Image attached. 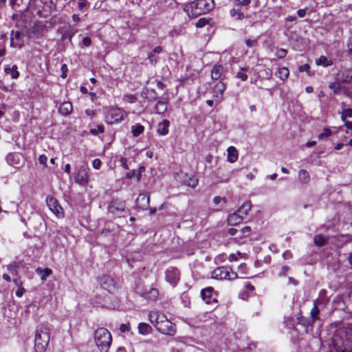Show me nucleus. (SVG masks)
I'll use <instances>...</instances> for the list:
<instances>
[{"label": "nucleus", "instance_id": "nucleus-14", "mask_svg": "<svg viewBox=\"0 0 352 352\" xmlns=\"http://www.w3.org/2000/svg\"><path fill=\"white\" fill-rule=\"evenodd\" d=\"M149 197L144 193L140 194L136 199L137 206L142 209L147 210L149 207Z\"/></svg>", "mask_w": 352, "mask_h": 352}, {"label": "nucleus", "instance_id": "nucleus-46", "mask_svg": "<svg viewBox=\"0 0 352 352\" xmlns=\"http://www.w3.org/2000/svg\"><path fill=\"white\" fill-rule=\"evenodd\" d=\"M245 69L241 68L240 71L236 74V78L245 81L248 78V75L244 72Z\"/></svg>", "mask_w": 352, "mask_h": 352}, {"label": "nucleus", "instance_id": "nucleus-16", "mask_svg": "<svg viewBox=\"0 0 352 352\" xmlns=\"http://www.w3.org/2000/svg\"><path fill=\"white\" fill-rule=\"evenodd\" d=\"M319 313L320 310L316 305V301L314 302V307L311 309L310 315L311 319L309 320L305 325L311 326L317 320H319Z\"/></svg>", "mask_w": 352, "mask_h": 352}, {"label": "nucleus", "instance_id": "nucleus-45", "mask_svg": "<svg viewBox=\"0 0 352 352\" xmlns=\"http://www.w3.org/2000/svg\"><path fill=\"white\" fill-rule=\"evenodd\" d=\"M332 134L329 129L325 128L323 131L318 135L319 140H322L324 138H328Z\"/></svg>", "mask_w": 352, "mask_h": 352}, {"label": "nucleus", "instance_id": "nucleus-33", "mask_svg": "<svg viewBox=\"0 0 352 352\" xmlns=\"http://www.w3.org/2000/svg\"><path fill=\"white\" fill-rule=\"evenodd\" d=\"M151 330V327L145 322H141L138 325V331L142 335H147Z\"/></svg>", "mask_w": 352, "mask_h": 352}, {"label": "nucleus", "instance_id": "nucleus-52", "mask_svg": "<svg viewBox=\"0 0 352 352\" xmlns=\"http://www.w3.org/2000/svg\"><path fill=\"white\" fill-rule=\"evenodd\" d=\"M88 2L87 0H82L78 2V8L80 10L83 11L87 6Z\"/></svg>", "mask_w": 352, "mask_h": 352}, {"label": "nucleus", "instance_id": "nucleus-8", "mask_svg": "<svg viewBox=\"0 0 352 352\" xmlns=\"http://www.w3.org/2000/svg\"><path fill=\"white\" fill-rule=\"evenodd\" d=\"M157 329L163 334L173 336L175 333V324L169 320L166 316H164L158 324Z\"/></svg>", "mask_w": 352, "mask_h": 352}, {"label": "nucleus", "instance_id": "nucleus-25", "mask_svg": "<svg viewBox=\"0 0 352 352\" xmlns=\"http://www.w3.org/2000/svg\"><path fill=\"white\" fill-rule=\"evenodd\" d=\"M238 160V152L234 146L228 148V161L234 163Z\"/></svg>", "mask_w": 352, "mask_h": 352}, {"label": "nucleus", "instance_id": "nucleus-38", "mask_svg": "<svg viewBox=\"0 0 352 352\" xmlns=\"http://www.w3.org/2000/svg\"><path fill=\"white\" fill-rule=\"evenodd\" d=\"M342 81L344 82H349L352 80V70L346 69L344 70L342 74Z\"/></svg>", "mask_w": 352, "mask_h": 352}, {"label": "nucleus", "instance_id": "nucleus-26", "mask_svg": "<svg viewBox=\"0 0 352 352\" xmlns=\"http://www.w3.org/2000/svg\"><path fill=\"white\" fill-rule=\"evenodd\" d=\"M4 72L7 74H10L12 79H16L19 76V72H18V67L14 65L12 67H6Z\"/></svg>", "mask_w": 352, "mask_h": 352}, {"label": "nucleus", "instance_id": "nucleus-59", "mask_svg": "<svg viewBox=\"0 0 352 352\" xmlns=\"http://www.w3.org/2000/svg\"><path fill=\"white\" fill-rule=\"evenodd\" d=\"M347 48L349 56L352 58V37L349 38L347 42Z\"/></svg>", "mask_w": 352, "mask_h": 352}, {"label": "nucleus", "instance_id": "nucleus-42", "mask_svg": "<svg viewBox=\"0 0 352 352\" xmlns=\"http://www.w3.org/2000/svg\"><path fill=\"white\" fill-rule=\"evenodd\" d=\"M104 126L102 125H98L96 128L91 129L89 133L91 135H97L98 134L102 133L104 132Z\"/></svg>", "mask_w": 352, "mask_h": 352}, {"label": "nucleus", "instance_id": "nucleus-19", "mask_svg": "<svg viewBox=\"0 0 352 352\" xmlns=\"http://www.w3.org/2000/svg\"><path fill=\"white\" fill-rule=\"evenodd\" d=\"M241 215V214H240L236 211L232 214H230L227 219L228 225L236 226L240 223L243 220V218Z\"/></svg>", "mask_w": 352, "mask_h": 352}, {"label": "nucleus", "instance_id": "nucleus-36", "mask_svg": "<svg viewBox=\"0 0 352 352\" xmlns=\"http://www.w3.org/2000/svg\"><path fill=\"white\" fill-rule=\"evenodd\" d=\"M230 14L232 17L238 20H241L245 18V14L240 9H232L230 11Z\"/></svg>", "mask_w": 352, "mask_h": 352}, {"label": "nucleus", "instance_id": "nucleus-23", "mask_svg": "<svg viewBox=\"0 0 352 352\" xmlns=\"http://www.w3.org/2000/svg\"><path fill=\"white\" fill-rule=\"evenodd\" d=\"M226 89V84L222 82H218L213 88L214 95L216 97H221Z\"/></svg>", "mask_w": 352, "mask_h": 352}, {"label": "nucleus", "instance_id": "nucleus-57", "mask_svg": "<svg viewBox=\"0 0 352 352\" xmlns=\"http://www.w3.org/2000/svg\"><path fill=\"white\" fill-rule=\"evenodd\" d=\"M38 160L41 164L46 166L47 157L45 155H39Z\"/></svg>", "mask_w": 352, "mask_h": 352}, {"label": "nucleus", "instance_id": "nucleus-61", "mask_svg": "<svg viewBox=\"0 0 352 352\" xmlns=\"http://www.w3.org/2000/svg\"><path fill=\"white\" fill-rule=\"evenodd\" d=\"M62 74L61 77L65 78L67 77V67L66 64H63L61 66Z\"/></svg>", "mask_w": 352, "mask_h": 352}, {"label": "nucleus", "instance_id": "nucleus-41", "mask_svg": "<svg viewBox=\"0 0 352 352\" xmlns=\"http://www.w3.org/2000/svg\"><path fill=\"white\" fill-rule=\"evenodd\" d=\"M123 100L128 103H134L137 101V97L134 94H126L123 96Z\"/></svg>", "mask_w": 352, "mask_h": 352}, {"label": "nucleus", "instance_id": "nucleus-31", "mask_svg": "<svg viewBox=\"0 0 352 352\" xmlns=\"http://www.w3.org/2000/svg\"><path fill=\"white\" fill-rule=\"evenodd\" d=\"M316 63L317 65H321L324 67L331 66L333 64L332 61L329 60L325 56H320L316 60Z\"/></svg>", "mask_w": 352, "mask_h": 352}, {"label": "nucleus", "instance_id": "nucleus-54", "mask_svg": "<svg viewBox=\"0 0 352 352\" xmlns=\"http://www.w3.org/2000/svg\"><path fill=\"white\" fill-rule=\"evenodd\" d=\"M120 162L123 168L126 170L129 169V166L127 165V159L126 157H122L120 160Z\"/></svg>", "mask_w": 352, "mask_h": 352}, {"label": "nucleus", "instance_id": "nucleus-34", "mask_svg": "<svg viewBox=\"0 0 352 352\" xmlns=\"http://www.w3.org/2000/svg\"><path fill=\"white\" fill-rule=\"evenodd\" d=\"M21 37V33L19 31H14L11 32L10 34V46L15 47L18 46V44L15 43L14 39L19 40Z\"/></svg>", "mask_w": 352, "mask_h": 352}, {"label": "nucleus", "instance_id": "nucleus-44", "mask_svg": "<svg viewBox=\"0 0 352 352\" xmlns=\"http://www.w3.org/2000/svg\"><path fill=\"white\" fill-rule=\"evenodd\" d=\"M37 272L40 273L41 279L44 280L52 273V270L49 268H45L43 270L38 269Z\"/></svg>", "mask_w": 352, "mask_h": 352}, {"label": "nucleus", "instance_id": "nucleus-53", "mask_svg": "<svg viewBox=\"0 0 352 352\" xmlns=\"http://www.w3.org/2000/svg\"><path fill=\"white\" fill-rule=\"evenodd\" d=\"M188 27V23H184L181 25L179 30H177V35L178 34H184L186 32V29Z\"/></svg>", "mask_w": 352, "mask_h": 352}, {"label": "nucleus", "instance_id": "nucleus-2", "mask_svg": "<svg viewBox=\"0 0 352 352\" xmlns=\"http://www.w3.org/2000/svg\"><path fill=\"white\" fill-rule=\"evenodd\" d=\"M332 342L337 352H352V333L339 329L334 333Z\"/></svg>", "mask_w": 352, "mask_h": 352}, {"label": "nucleus", "instance_id": "nucleus-47", "mask_svg": "<svg viewBox=\"0 0 352 352\" xmlns=\"http://www.w3.org/2000/svg\"><path fill=\"white\" fill-rule=\"evenodd\" d=\"M329 87L333 90L334 94H338L341 91V87L340 85H337L336 82L330 83Z\"/></svg>", "mask_w": 352, "mask_h": 352}, {"label": "nucleus", "instance_id": "nucleus-3", "mask_svg": "<svg viewBox=\"0 0 352 352\" xmlns=\"http://www.w3.org/2000/svg\"><path fill=\"white\" fill-rule=\"evenodd\" d=\"M50 341V328L46 324L38 326L35 332L34 348L36 352H44Z\"/></svg>", "mask_w": 352, "mask_h": 352}, {"label": "nucleus", "instance_id": "nucleus-40", "mask_svg": "<svg viewBox=\"0 0 352 352\" xmlns=\"http://www.w3.org/2000/svg\"><path fill=\"white\" fill-rule=\"evenodd\" d=\"M181 303L184 307H188L190 304V297L188 294L183 293L180 296Z\"/></svg>", "mask_w": 352, "mask_h": 352}, {"label": "nucleus", "instance_id": "nucleus-12", "mask_svg": "<svg viewBox=\"0 0 352 352\" xmlns=\"http://www.w3.org/2000/svg\"><path fill=\"white\" fill-rule=\"evenodd\" d=\"M88 170L87 165L80 166L75 178L76 182L81 185L86 184L88 182Z\"/></svg>", "mask_w": 352, "mask_h": 352}, {"label": "nucleus", "instance_id": "nucleus-43", "mask_svg": "<svg viewBox=\"0 0 352 352\" xmlns=\"http://www.w3.org/2000/svg\"><path fill=\"white\" fill-rule=\"evenodd\" d=\"M239 237H246L248 236H249L250 232H251V228L250 226H245L244 228H243L241 230H239Z\"/></svg>", "mask_w": 352, "mask_h": 352}, {"label": "nucleus", "instance_id": "nucleus-1", "mask_svg": "<svg viewBox=\"0 0 352 352\" xmlns=\"http://www.w3.org/2000/svg\"><path fill=\"white\" fill-rule=\"evenodd\" d=\"M214 7L213 0H196L184 8V12L188 17H197L212 10Z\"/></svg>", "mask_w": 352, "mask_h": 352}, {"label": "nucleus", "instance_id": "nucleus-7", "mask_svg": "<svg viewBox=\"0 0 352 352\" xmlns=\"http://www.w3.org/2000/svg\"><path fill=\"white\" fill-rule=\"evenodd\" d=\"M125 201L120 199H113L108 206V212L113 216L120 217L125 212Z\"/></svg>", "mask_w": 352, "mask_h": 352}, {"label": "nucleus", "instance_id": "nucleus-49", "mask_svg": "<svg viewBox=\"0 0 352 352\" xmlns=\"http://www.w3.org/2000/svg\"><path fill=\"white\" fill-rule=\"evenodd\" d=\"M250 0H235L234 4L235 6L238 7L243 6H248L250 3Z\"/></svg>", "mask_w": 352, "mask_h": 352}, {"label": "nucleus", "instance_id": "nucleus-58", "mask_svg": "<svg viewBox=\"0 0 352 352\" xmlns=\"http://www.w3.org/2000/svg\"><path fill=\"white\" fill-rule=\"evenodd\" d=\"M287 51L284 49H280L277 52V56L279 58H283L286 56Z\"/></svg>", "mask_w": 352, "mask_h": 352}, {"label": "nucleus", "instance_id": "nucleus-50", "mask_svg": "<svg viewBox=\"0 0 352 352\" xmlns=\"http://www.w3.org/2000/svg\"><path fill=\"white\" fill-rule=\"evenodd\" d=\"M245 42L246 45L249 47H254L257 44L256 39L246 38Z\"/></svg>", "mask_w": 352, "mask_h": 352}, {"label": "nucleus", "instance_id": "nucleus-37", "mask_svg": "<svg viewBox=\"0 0 352 352\" xmlns=\"http://www.w3.org/2000/svg\"><path fill=\"white\" fill-rule=\"evenodd\" d=\"M289 74V69L287 67H280L278 69L276 76L282 80H285Z\"/></svg>", "mask_w": 352, "mask_h": 352}, {"label": "nucleus", "instance_id": "nucleus-10", "mask_svg": "<svg viewBox=\"0 0 352 352\" xmlns=\"http://www.w3.org/2000/svg\"><path fill=\"white\" fill-rule=\"evenodd\" d=\"M135 292L148 300L155 301L159 296V292L155 288H150L148 290H144L140 286H137Z\"/></svg>", "mask_w": 352, "mask_h": 352}, {"label": "nucleus", "instance_id": "nucleus-29", "mask_svg": "<svg viewBox=\"0 0 352 352\" xmlns=\"http://www.w3.org/2000/svg\"><path fill=\"white\" fill-rule=\"evenodd\" d=\"M298 179L303 184H307L310 179L309 173L304 169L300 170L298 172Z\"/></svg>", "mask_w": 352, "mask_h": 352}, {"label": "nucleus", "instance_id": "nucleus-22", "mask_svg": "<svg viewBox=\"0 0 352 352\" xmlns=\"http://www.w3.org/2000/svg\"><path fill=\"white\" fill-rule=\"evenodd\" d=\"M169 121L164 120L157 125V132L159 135H166L168 133Z\"/></svg>", "mask_w": 352, "mask_h": 352}, {"label": "nucleus", "instance_id": "nucleus-20", "mask_svg": "<svg viewBox=\"0 0 352 352\" xmlns=\"http://www.w3.org/2000/svg\"><path fill=\"white\" fill-rule=\"evenodd\" d=\"M72 111V104L70 102H64L60 104L58 111L65 116H69Z\"/></svg>", "mask_w": 352, "mask_h": 352}, {"label": "nucleus", "instance_id": "nucleus-24", "mask_svg": "<svg viewBox=\"0 0 352 352\" xmlns=\"http://www.w3.org/2000/svg\"><path fill=\"white\" fill-rule=\"evenodd\" d=\"M223 72V67L221 65H214L211 70V78L212 80H218Z\"/></svg>", "mask_w": 352, "mask_h": 352}, {"label": "nucleus", "instance_id": "nucleus-28", "mask_svg": "<svg viewBox=\"0 0 352 352\" xmlns=\"http://www.w3.org/2000/svg\"><path fill=\"white\" fill-rule=\"evenodd\" d=\"M251 208V204L250 201L244 202L243 204L237 210V212H239L241 216L244 219V217L248 214L249 210Z\"/></svg>", "mask_w": 352, "mask_h": 352}, {"label": "nucleus", "instance_id": "nucleus-15", "mask_svg": "<svg viewBox=\"0 0 352 352\" xmlns=\"http://www.w3.org/2000/svg\"><path fill=\"white\" fill-rule=\"evenodd\" d=\"M6 161L10 166L19 168L20 166V155L16 153H8L6 156Z\"/></svg>", "mask_w": 352, "mask_h": 352}, {"label": "nucleus", "instance_id": "nucleus-62", "mask_svg": "<svg viewBox=\"0 0 352 352\" xmlns=\"http://www.w3.org/2000/svg\"><path fill=\"white\" fill-rule=\"evenodd\" d=\"M221 201H223L224 203L226 202V198L222 199L221 197L219 196H216L213 199V202L216 205L219 204Z\"/></svg>", "mask_w": 352, "mask_h": 352}, {"label": "nucleus", "instance_id": "nucleus-51", "mask_svg": "<svg viewBox=\"0 0 352 352\" xmlns=\"http://www.w3.org/2000/svg\"><path fill=\"white\" fill-rule=\"evenodd\" d=\"M91 43V40L90 37L85 36L82 38L80 46L89 47Z\"/></svg>", "mask_w": 352, "mask_h": 352}, {"label": "nucleus", "instance_id": "nucleus-9", "mask_svg": "<svg viewBox=\"0 0 352 352\" xmlns=\"http://www.w3.org/2000/svg\"><path fill=\"white\" fill-rule=\"evenodd\" d=\"M201 295L203 300L206 304L212 305L214 307L217 306V294L212 287L203 289L201 291Z\"/></svg>", "mask_w": 352, "mask_h": 352}, {"label": "nucleus", "instance_id": "nucleus-5", "mask_svg": "<svg viewBox=\"0 0 352 352\" xmlns=\"http://www.w3.org/2000/svg\"><path fill=\"white\" fill-rule=\"evenodd\" d=\"M127 116V113L124 109L119 107H112L109 109L105 116V121L108 124L120 123Z\"/></svg>", "mask_w": 352, "mask_h": 352}, {"label": "nucleus", "instance_id": "nucleus-4", "mask_svg": "<svg viewBox=\"0 0 352 352\" xmlns=\"http://www.w3.org/2000/svg\"><path fill=\"white\" fill-rule=\"evenodd\" d=\"M94 341L100 352H108L112 342L111 333L105 328H98L94 333Z\"/></svg>", "mask_w": 352, "mask_h": 352}, {"label": "nucleus", "instance_id": "nucleus-13", "mask_svg": "<svg viewBox=\"0 0 352 352\" xmlns=\"http://www.w3.org/2000/svg\"><path fill=\"white\" fill-rule=\"evenodd\" d=\"M100 282L101 287L109 292L113 293L116 289V283L114 280L109 276H103L100 278Z\"/></svg>", "mask_w": 352, "mask_h": 352}, {"label": "nucleus", "instance_id": "nucleus-60", "mask_svg": "<svg viewBox=\"0 0 352 352\" xmlns=\"http://www.w3.org/2000/svg\"><path fill=\"white\" fill-rule=\"evenodd\" d=\"M129 324H122L120 327V330L121 332H128L129 331Z\"/></svg>", "mask_w": 352, "mask_h": 352}, {"label": "nucleus", "instance_id": "nucleus-35", "mask_svg": "<svg viewBox=\"0 0 352 352\" xmlns=\"http://www.w3.org/2000/svg\"><path fill=\"white\" fill-rule=\"evenodd\" d=\"M327 239L321 234H317L314 238V243L316 245L321 247L326 244Z\"/></svg>", "mask_w": 352, "mask_h": 352}, {"label": "nucleus", "instance_id": "nucleus-11", "mask_svg": "<svg viewBox=\"0 0 352 352\" xmlns=\"http://www.w3.org/2000/svg\"><path fill=\"white\" fill-rule=\"evenodd\" d=\"M46 203L50 210L56 214V217H60L63 213L62 207L58 204L56 199L53 197L47 196Z\"/></svg>", "mask_w": 352, "mask_h": 352}, {"label": "nucleus", "instance_id": "nucleus-27", "mask_svg": "<svg viewBox=\"0 0 352 352\" xmlns=\"http://www.w3.org/2000/svg\"><path fill=\"white\" fill-rule=\"evenodd\" d=\"M188 214H185L184 217V221H193L197 218V210L192 207L188 208L187 210Z\"/></svg>", "mask_w": 352, "mask_h": 352}, {"label": "nucleus", "instance_id": "nucleus-30", "mask_svg": "<svg viewBox=\"0 0 352 352\" xmlns=\"http://www.w3.org/2000/svg\"><path fill=\"white\" fill-rule=\"evenodd\" d=\"M144 131V126L140 124H136L131 126V133L133 137H138Z\"/></svg>", "mask_w": 352, "mask_h": 352}, {"label": "nucleus", "instance_id": "nucleus-63", "mask_svg": "<svg viewBox=\"0 0 352 352\" xmlns=\"http://www.w3.org/2000/svg\"><path fill=\"white\" fill-rule=\"evenodd\" d=\"M198 184V180L196 179H189L188 185L192 188H195Z\"/></svg>", "mask_w": 352, "mask_h": 352}, {"label": "nucleus", "instance_id": "nucleus-18", "mask_svg": "<svg viewBox=\"0 0 352 352\" xmlns=\"http://www.w3.org/2000/svg\"><path fill=\"white\" fill-rule=\"evenodd\" d=\"M164 314L159 311H151L148 314L149 321L157 328L162 319H164Z\"/></svg>", "mask_w": 352, "mask_h": 352}, {"label": "nucleus", "instance_id": "nucleus-39", "mask_svg": "<svg viewBox=\"0 0 352 352\" xmlns=\"http://www.w3.org/2000/svg\"><path fill=\"white\" fill-rule=\"evenodd\" d=\"M352 117V109H343V111L341 113V119L344 123H346V118H351Z\"/></svg>", "mask_w": 352, "mask_h": 352}, {"label": "nucleus", "instance_id": "nucleus-32", "mask_svg": "<svg viewBox=\"0 0 352 352\" xmlns=\"http://www.w3.org/2000/svg\"><path fill=\"white\" fill-rule=\"evenodd\" d=\"M167 104L164 101L159 100L155 107L156 113L162 114L166 111Z\"/></svg>", "mask_w": 352, "mask_h": 352}, {"label": "nucleus", "instance_id": "nucleus-48", "mask_svg": "<svg viewBox=\"0 0 352 352\" xmlns=\"http://www.w3.org/2000/svg\"><path fill=\"white\" fill-rule=\"evenodd\" d=\"M208 23V20H207L206 18H201L199 19L197 22L196 23V26L198 28L204 27L207 23Z\"/></svg>", "mask_w": 352, "mask_h": 352}, {"label": "nucleus", "instance_id": "nucleus-56", "mask_svg": "<svg viewBox=\"0 0 352 352\" xmlns=\"http://www.w3.org/2000/svg\"><path fill=\"white\" fill-rule=\"evenodd\" d=\"M92 166L95 169H99L101 166V161L99 159H94L92 162Z\"/></svg>", "mask_w": 352, "mask_h": 352}, {"label": "nucleus", "instance_id": "nucleus-64", "mask_svg": "<svg viewBox=\"0 0 352 352\" xmlns=\"http://www.w3.org/2000/svg\"><path fill=\"white\" fill-rule=\"evenodd\" d=\"M25 289L23 288V287H19L16 291V296L17 297H21L23 294L25 293Z\"/></svg>", "mask_w": 352, "mask_h": 352}, {"label": "nucleus", "instance_id": "nucleus-55", "mask_svg": "<svg viewBox=\"0 0 352 352\" xmlns=\"http://www.w3.org/2000/svg\"><path fill=\"white\" fill-rule=\"evenodd\" d=\"M309 68L310 67L308 64H304L302 65H300L298 69L300 72H306L309 74Z\"/></svg>", "mask_w": 352, "mask_h": 352}, {"label": "nucleus", "instance_id": "nucleus-17", "mask_svg": "<svg viewBox=\"0 0 352 352\" xmlns=\"http://www.w3.org/2000/svg\"><path fill=\"white\" fill-rule=\"evenodd\" d=\"M141 96L144 99L148 100L150 102L155 101L157 99V94L153 89L146 88L141 94Z\"/></svg>", "mask_w": 352, "mask_h": 352}, {"label": "nucleus", "instance_id": "nucleus-21", "mask_svg": "<svg viewBox=\"0 0 352 352\" xmlns=\"http://www.w3.org/2000/svg\"><path fill=\"white\" fill-rule=\"evenodd\" d=\"M166 280L173 287L176 285V270L174 267L168 268L166 271Z\"/></svg>", "mask_w": 352, "mask_h": 352}, {"label": "nucleus", "instance_id": "nucleus-6", "mask_svg": "<svg viewBox=\"0 0 352 352\" xmlns=\"http://www.w3.org/2000/svg\"><path fill=\"white\" fill-rule=\"evenodd\" d=\"M212 277L215 279L233 280L237 278V274L229 267H219L212 272Z\"/></svg>", "mask_w": 352, "mask_h": 352}]
</instances>
